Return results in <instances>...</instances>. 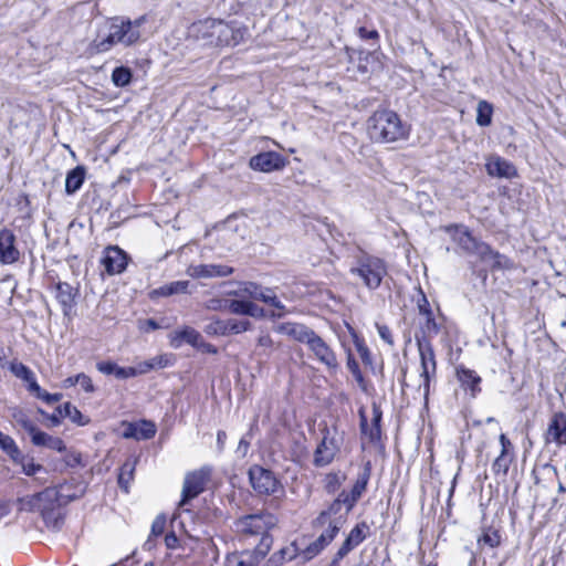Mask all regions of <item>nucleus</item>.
<instances>
[{
    "label": "nucleus",
    "mask_w": 566,
    "mask_h": 566,
    "mask_svg": "<svg viewBox=\"0 0 566 566\" xmlns=\"http://www.w3.org/2000/svg\"><path fill=\"white\" fill-rule=\"evenodd\" d=\"M188 39L208 48H234L249 36L248 28L238 21L207 18L190 24Z\"/></svg>",
    "instance_id": "f257e3e1"
},
{
    "label": "nucleus",
    "mask_w": 566,
    "mask_h": 566,
    "mask_svg": "<svg viewBox=\"0 0 566 566\" xmlns=\"http://www.w3.org/2000/svg\"><path fill=\"white\" fill-rule=\"evenodd\" d=\"M146 22V15L132 21L123 17L111 18L96 38L91 42L88 50L92 54L109 51L114 45L130 46L140 38V27Z\"/></svg>",
    "instance_id": "f03ea898"
},
{
    "label": "nucleus",
    "mask_w": 566,
    "mask_h": 566,
    "mask_svg": "<svg viewBox=\"0 0 566 566\" xmlns=\"http://www.w3.org/2000/svg\"><path fill=\"white\" fill-rule=\"evenodd\" d=\"M72 497L66 493H60L55 488H46L42 492L20 500L21 509L39 512L48 526L59 527L61 507L67 504Z\"/></svg>",
    "instance_id": "7ed1b4c3"
},
{
    "label": "nucleus",
    "mask_w": 566,
    "mask_h": 566,
    "mask_svg": "<svg viewBox=\"0 0 566 566\" xmlns=\"http://www.w3.org/2000/svg\"><path fill=\"white\" fill-rule=\"evenodd\" d=\"M367 132L376 143H394L405 139L409 129L396 112L378 109L369 117Z\"/></svg>",
    "instance_id": "20e7f679"
},
{
    "label": "nucleus",
    "mask_w": 566,
    "mask_h": 566,
    "mask_svg": "<svg viewBox=\"0 0 566 566\" xmlns=\"http://www.w3.org/2000/svg\"><path fill=\"white\" fill-rule=\"evenodd\" d=\"M451 233L453 241L467 253L476 254L492 269L506 268L509 260L497 252H494L486 243L478 241L467 227L450 226L446 229Z\"/></svg>",
    "instance_id": "39448f33"
},
{
    "label": "nucleus",
    "mask_w": 566,
    "mask_h": 566,
    "mask_svg": "<svg viewBox=\"0 0 566 566\" xmlns=\"http://www.w3.org/2000/svg\"><path fill=\"white\" fill-rule=\"evenodd\" d=\"M277 523L276 517L269 512H259L241 516L234 521L233 527L237 534L243 537H258L260 536V544L265 551L270 549L272 538L269 532L275 527Z\"/></svg>",
    "instance_id": "423d86ee"
},
{
    "label": "nucleus",
    "mask_w": 566,
    "mask_h": 566,
    "mask_svg": "<svg viewBox=\"0 0 566 566\" xmlns=\"http://www.w3.org/2000/svg\"><path fill=\"white\" fill-rule=\"evenodd\" d=\"M347 516L348 510H343L340 502H333L314 521V527L321 530L317 537L328 546L346 524Z\"/></svg>",
    "instance_id": "0eeeda50"
},
{
    "label": "nucleus",
    "mask_w": 566,
    "mask_h": 566,
    "mask_svg": "<svg viewBox=\"0 0 566 566\" xmlns=\"http://www.w3.org/2000/svg\"><path fill=\"white\" fill-rule=\"evenodd\" d=\"M350 274L358 277L366 287L375 290L379 287L387 274V269L379 258L361 255L357 259L356 264L350 268Z\"/></svg>",
    "instance_id": "6e6552de"
},
{
    "label": "nucleus",
    "mask_w": 566,
    "mask_h": 566,
    "mask_svg": "<svg viewBox=\"0 0 566 566\" xmlns=\"http://www.w3.org/2000/svg\"><path fill=\"white\" fill-rule=\"evenodd\" d=\"M344 441V432L337 427H326L323 438L314 452L313 463L316 467H326L333 462Z\"/></svg>",
    "instance_id": "1a4fd4ad"
},
{
    "label": "nucleus",
    "mask_w": 566,
    "mask_h": 566,
    "mask_svg": "<svg viewBox=\"0 0 566 566\" xmlns=\"http://www.w3.org/2000/svg\"><path fill=\"white\" fill-rule=\"evenodd\" d=\"M249 479L253 490L259 494H274L281 489V483L275 475L260 465L250 468Z\"/></svg>",
    "instance_id": "9d476101"
},
{
    "label": "nucleus",
    "mask_w": 566,
    "mask_h": 566,
    "mask_svg": "<svg viewBox=\"0 0 566 566\" xmlns=\"http://www.w3.org/2000/svg\"><path fill=\"white\" fill-rule=\"evenodd\" d=\"M210 473L211 469L203 467L186 474L181 492L182 499L179 505H185L189 500L195 499L205 490V485L209 480Z\"/></svg>",
    "instance_id": "9b49d317"
},
{
    "label": "nucleus",
    "mask_w": 566,
    "mask_h": 566,
    "mask_svg": "<svg viewBox=\"0 0 566 566\" xmlns=\"http://www.w3.org/2000/svg\"><path fill=\"white\" fill-rule=\"evenodd\" d=\"M306 345L314 358L323 364L328 370L335 371L338 368L336 354L316 333H314Z\"/></svg>",
    "instance_id": "f8f14e48"
},
{
    "label": "nucleus",
    "mask_w": 566,
    "mask_h": 566,
    "mask_svg": "<svg viewBox=\"0 0 566 566\" xmlns=\"http://www.w3.org/2000/svg\"><path fill=\"white\" fill-rule=\"evenodd\" d=\"M418 349L421 360L422 388L424 396L429 394L430 378L436 374V358L429 339H418Z\"/></svg>",
    "instance_id": "ddd939ff"
},
{
    "label": "nucleus",
    "mask_w": 566,
    "mask_h": 566,
    "mask_svg": "<svg viewBox=\"0 0 566 566\" xmlns=\"http://www.w3.org/2000/svg\"><path fill=\"white\" fill-rule=\"evenodd\" d=\"M546 444L566 446V413L554 412L544 433Z\"/></svg>",
    "instance_id": "4468645a"
},
{
    "label": "nucleus",
    "mask_w": 566,
    "mask_h": 566,
    "mask_svg": "<svg viewBox=\"0 0 566 566\" xmlns=\"http://www.w3.org/2000/svg\"><path fill=\"white\" fill-rule=\"evenodd\" d=\"M370 476L369 468H365L364 471L358 475L350 493L342 492L334 502H340L343 510H348V513L365 492L368 480Z\"/></svg>",
    "instance_id": "2eb2a0df"
},
{
    "label": "nucleus",
    "mask_w": 566,
    "mask_h": 566,
    "mask_svg": "<svg viewBox=\"0 0 566 566\" xmlns=\"http://www.w3.org/2000/svg\"><path fill=\"white\" fill-rule=\"evenodd\" d=\"M102 264L107 274H119L125 271L127 266V255L118 247H107L103 253Z\"/></svg>",
    "instance_id": "dca6fc26"
},
{
    "label": "nucleus",
    "mask_w": 566,
    "mask_h": 566,
    "mask_svg": "<svg viewBox=\"0 0 566 566\" xmlns=\"http://www.w3.org/2000/svg\"><path fill=\"white\" fill-rule=\"evenodd\" d=\"M285 161L283 157L275 151H266L251 157L250 167L253 170H259L263 172H271L274 170H280L284 167Z\"/></svg>",
    "instance_id": "f3484780"
},
{
    "label": "nucleus",
    "mask_w": 566,
    "mask_h": 566,
    "mask_svg": "<svg viewBox=\"0 0 566 566\" xmlns=\"http://www.w3.org/2000/svg\"><path fill=\"white\" fill-rule=\"evenodd\" d=\"M20 252L15 247V235L9 229L0 231V263L12 264L19 260Z\"/></svg>",
    "instance_id": "a211bd4d"
},
{
    "label": "nucleus",
    "mask_w": 566,
    "mask_h": 566,
    "mask_svg": "<svg viewBox=\"0 0 566 566\" xmlns=\"http://www.w3.org/2000/svg\"><path fill=\"white\" fill-rule=\"evenodd\" d=\"M233 273V268L223 264H199L188 269V274L197 279L223 277Z\"/></svg>",
    "instance_id": "6ab92c4d"
},
{
    "label": "nucleus",
    "mask_w": 566,
    "mask_h": 566,
    "mask_svg": "<svg viewBox=\"0 0 566 566\" xmlns=\"http://www.w3.org/2000/svg\"><path fill=\"white\" fill-rule=\"evenodd\" d=\"M226 306L230 313L235 315H245L254 318L264 317V310L251 301L237 297L226 302Z\"/></svg>",
    "instance_id": "aec40b11"
},
{
    "label": "nucleus",
    "mask_w": 566,
    "mask_h": 566,
    "mask_svg": "<svg viewBox=\"0 0 566 566\" xmlns=\"http://www.w3.org/2000/svg\"><path fill=\"white\" fill-rule=\"evenodd\" d=\"M457 379L460 386L470 391L471 397H475L480 391L481 377L472 369L460 365L455 368Z\"/></svg>",
    "instance_id": "412c9836"
},
{
    "label": "nucleus",
    "mask_w": 566,
    "mask_h": 566,
    "mask_svg": "<svg viewBox=\"0 0 566 566\" xmlns=\"http://www.w3.org/2000/svg\"><path fill=\"white\" fill-rule=\"evenodd\" d=\"M485 167L488 174L492 177L513 178L517 175L514 165L500 156L490 157Z\"/></svg>",
    "instance_id": "4be33fe9"
},
{
    "label": "nucleus",
    "mask_w": 566,
    "mask_h": 566,
    "mask_svg": "<svg viewBox=\"0 0 566 566\" xmlns=\"http://www.w3.org/2000/svg\"><path fill=\"white\" fill-rule=\"evenodd\" d=\"M275 331L280 334L286 335L300 343L307 344L310 338L314 335V331L308 328L307 326L300 324V323H293V322H286L279 324L275 327Z\"/></svg>",
    "instance_id": "5701e85b"
},
{
    "label": "nucleus",
    "mask_w": 566,
    "mask_h": 566,
    "mask_svg": "<svg viewBox=\"0 0 566 566\" xmlns=\"http://www.w3.org/2000/svg\"><path fill=\"white\" fill-rule=\"evenodd\" d=\"M269 551L256 547L254 551L235 553L227 558V566H258Z\"/></svg>",
    "instance_id": "b1692460"
},
{
    "label": "nucleus",
    "mask_w": 566,
    "mask_h": 566,
    "mask_svg": "<svg viewBox=\"0 0 566 566\" xmlns=\"http://www.w3.org/2000/svg\"><path fill=\"white\" fill-rule=\"evenodd\" d=\"M360 428L363 434H365L371 442H376L380 439L381 430H380V421H381V410L378 406L373 405V419L371 423H367V419L364 412L360 410Z\"/></svg>",
    "instance_id": "393cba45"
},
{
    "label": "nucleus",
    "mask_w": 566,
    "mask_h": 566,
    "mask_svg": "<svg viewBox=\"0 0 566 566\" xmlns=\"http://www.w3.org/2000/svg\"><path fill=\"white\" fill-rule=\"evenodd\" d=\"M369 533V526L366 522H360L356 524L350 532L347 534L346 538L339 546L342 551L349 554L353 549H355L359 544H361Z\"/></svg>",
    "instance_id": "a878e982"
},
{
    "label": "nucleus",
    "mask_w": 566,
    "mask_h": 566,
    "mask_svg": "<svg viewBox=\"0 0 566 566\" xmlns=\"http://www.w3.org/2000/svg\"><path fill=\"white\" fill-rule=\"evenodd\" d=\"M156 433V426L151 421L142 420L135 423H128L123 436L136 440H148Z\"/></svg>",
    "instance_id": "bb28decb"
},
{
    "label": "nucleus",
    "mask_w": 566,
    "mask_h": 566,
    "mask_svg": "<svg viewBox=\"0 0 566 566\" xmlns=\"http://www.w3.org/2000/svg\"><path fill=\"white\" fill-rule=\"evenodd\" d=\"M200 337L201 335L199 332L192 327L186 326L181 329L171 332L169 335V342L170 346L174 348H179L184 343H187L196 348Z\"/></svg>",
    "instance_id": "cd10ccee"
},
{
    "label": "nucleus",
    "mask_w": 566,
    "mask_h": 566,
    "mask_svg": "<svg viewBox=\"0 0 566 566\" xmlns=\"http://www.w3.org/2000/svg\"><path fill=\"white\" fill-rule=\"evenodd\" d=\"M31 441L36 447H45L59 452H63L66 449L62 439L50 436L39 429L32 434Z\"/></svg>",
    "instance_id": "c85d7f7f"
},
{
    "label": "nucleus",
    "mask_w": 566,
    "mask_h": 566,
    "mask_svg": "<svg viewBox=\"0 0 566 566\" xmlns=\"http://www.w3.org/2000/svg\"><path fill=\"white\" fill-rule=\"evenodd\" d=\"M189 281H175L151 291V297L189 293Z\"/></svg>",
    "instance_id": "c756f323"
},
{
    "label": "nucleus",
    "mask_w": 566,
    "mask_h": 566,
    "mask_svg": "<svg viewBox=\"0 0 566 566\" xmlns=\"http://www.w3.org/2000/svg\"><path fill=\"white\" fill-rule=\"evenodd\" d=\"M76 290L66 282L56 284V298L63 306L64 311L70 310L74 304Z\"/></svg>",
    "instance_id": "7c9ffc66"
},
{
    "label": "nucleus",
    "mask_w": 566,
    "mask_h": 566,
    "mask_svg": "<svg viewBox=\"0 0 566 566\" xmlns=\"http://www.w3.org/2000/svg\"><path fill=\"white\" fill-rule=\"evenodd\" d=\"M85 178V169L77 166L67 172L65 179V191L69 195L76 192L83 185Z\"/></svg>",
    "instance_id": "2f4dec72"
},
{
    "label": "nucleus",
    "mask_w": 566,
    "mask_h": 566,
    "mask_svg": "<svg viewBox=\"0 0 566 566\" xmlns=\"http://www.w3.org/2000/svg\"><path fill=\"white\" fill-rule=\"evenodd\" d=\"M298 557V548L294 543H291L287 546H284L279 552L274 553L271 558L269 559V563L272 566H281L285 562L293 560L294 558Z\"/></svg>",
    "instance_id": "473e14b6"
},
{
    "label": "nucleus",
    "mask_w": 566,
    "mask_h": 566,
    "mask_svg": "<svg viewBox=\"0 0 566 566\" xmlns=\"http://www.w3.org/2000/svg\"><path fill=\"white\" fill-rule=\"evenodd\" d=\"M261 286L253 282H242L239 284V287L233 291H229L228 295L235 296L240 298L248 300H258V294L260 292Z\"/></svg>",
    "instance_id": "72a5a7b5"
},
{
    "label": "nucleus",
    "mask_w": 566,
    "mask_h": 566,
    "mask_svg": "<svg viewBox=\"0 0 566 566\" xmlns=\"http://www.w3.org/2000/svg\"><path fill=\"white\" fill-rule=\"evenodd\" d=\"M56 411L60 417L69 418L72 422L78 426H85L88 422V419H86L82 412L70 402H65L63 406L57 407Z\"/></svg>",
    "instance_id": "f704fd0d"
},
{
    "label": "nucleus",
    "mask_w": 566,
    "mask_h": 566,
    "mask_svg": "<svg viewBox=\"0 0 566 566\" xmlns=\"http://www.w3.org/2000/svg\"><path fill=\"white\" fill-rule=\"evenodd\" d=\"M326 547L327 545L324 543V539H319L317 537L315 541L310 543L305 549L301 553L298 552V558L302 559V563H306L321 554Z\"/></svg>",
    "instance_id": "c9c22d12"
},
{
    "label": "nucleus",
    "mask_w": 566,
    "mask_h": 566,
    "mask_svg": "<svg viewBox=\"0 0 566 566\" xmlns=\"http://www.w3.org/2000/svg\"><path fill=\"white\" fill-rule=\"evenodd\" d=\"M136 462H137L136 459H129L120 468V471L118 474V484L126 492L128 491V485H129L130 481L133 480V474L135 471Z\"/></svg>",
    "instance_id": "e433bc0d"
},
{
    "label": "nucleus",
    "mask_w": 566,
    "mask_h": 566,
    "mask_svg": "<svg viewBox=\"0 0 566 566\" xmlns=\"http://www.w3.org/2000/svg\"><path fill=\"white\" fill-rule=\"evenodd\" d=\"M493 107L486 101H480L476 107V124L486 127L492 122Z\"/></svg>",
    "instance_id": "4c0bfd02"
},
{
    "label": "nucleus",
    "mask_w": 566,
    "mask_h": 566,
    "mask_svg": "<svg viewBox=\"0 0 566 566\" xmlns=\"http://www.w3.org/2000/svg\"><path fill=\"white\" fill-rule=\"evenodd\" d=\"M166 365H167L166 357L157 356L149 360L142 361V363L137 364L136 366H134L133 368L135 369L136 376H137V375L146 374L155 368H163Z\"/></svg>",
    "instance_id": "58836bf2"
},
{
    "label": "nucleus",
    "mask_w": 566,
    "mask_h": 566,
    "mask_svg": "<svg viewBox=\"0 0 566 566\" xmlns=\"http://www.w3.org/2000/svg\"><path fill=\"white\" fill-rule=\"evenodd\" d=\"M0 449H2L13 461H18L21 457V451L15 441L4 433L0 437Z\"/></svg>",
    "instance_id": "ea45409f"
},
{
    "label": "nucleus",
    "mask_w": 566,
    "mask_h": 566,
    "mask_svg": "<svg viewBox=\"0 0 566 566\" xmlns=\"http://www.w3.org/2000/svg\"><path fill=\"white\" fill-rule=\"evenodd\" d=\"M55 489L57 490L59 494L63 492L72 496L67 500V504L78 499L84 493V486L81 483L76 482H64L56 486Z\"/></svg>",
    "instance_id": "a19ab883"
},
{
    "label": "nucleus",
    "mask_w": 566,
    "mask_h": 566,
    "mask_svg": "<svg viewBox=\"0 0 566 566\" xmlns=\"http://www.w3.org/2000/svg\"><path fill=\"white\" fill-rule=\"evenodd\" d=\"M512 461V454L500 453V455L494 460L492 464V470L494 474L506 475Z\"/></svg>",
    "instance_id": "79ce46f5"
},
{
    "label": "nucleus",
    "mask_w": 566,
    "mask_h": 566,
    "mask_svg": "<svg viewBox=\"0 0 566 566\" xmlns=\"http://www.w3.org/2000/svg\"><path fill=\"white\" fill-rule=\"evenodd\" d=\"M501 536L497 531L485 530L483 534L478 538V544L494 548L500 545Z\"/></svg>",
    "instance_id": "37998d69"
},
{
    "label": "nucleus",
    "mask_w": 566,
    "mask_h": 566,
    "mask_svg": "<svg viewBox=\"0 0 566 566\" xmlns=\"http://www.w3.org/2000/svg\"><path fill=\"white\" fill-rule=\"evenodd\" d=\"M12 417L17 424L23 428L30 437L38 430L36 426L29 419V417L22 410H15Z\"/></svg>",
    "instance_id": "c03bdc74"
},
{
    "label": "nucleus",
    "mask_w": 566,
    "mask_h": 566,
    "mask_svg": "<svg viewBox=\"0 0 566 566\" xmlns=\"http://www.w3.org/2000/svg\"><path fill=\"white\" fill-rule=\"evenodd\" d=\"M132 72L129 69L119 66L112 73V81L116 86L123 87L130 82Z\"/></svg>",
    "instance_id": "a18cd8bd"
},
{
    "label": "nucleus",
    "mask_w": 566,
    "mask_h": 566,
    "mask_svg": "<svg viewBox=\"0 0 566 566\" xmlns=\"http://www.w3.org/2000/svg\"><path fill=\"white\" fill-rule=\"evenodd\" d=\"M10 370L15 377L25 382L32 380V377H34V373L28 366L19 361L11 363Z\"/></svg>",
    "instance_id": "49530a36"
},
{
    "label": "nucleus",
    "mask_w": 566,
    "mask_h": 566,
    "mask_svg": "<svg viewBox=\"0 0 566 566\" xmlns=\"http://www.w3.org/2000/svg\"><path fill=\"white\" fill-rule=\"evenodd\" d=\"M422 318L424 321L422 324V332L426 336L423 339H429V338L438 335V333L440 332L441 325L436 322V319L433 318V315L430 314Z\"/></svg>",
    "instance_id": "de8ad7c7"
},
{
    "label": "nucleus",
    "mask_w": 566,
    "mask_h": 566,
    "mask_svg": "<svg viewBox=\"0 0 566 566\" xmlns=\"http://www.w3.org/2000/svg\"><path fill=\"white\" fill-rule=\"evenodd\" d=\"M205 332L208 335H228V321L214 319L210 322L206 327Z\"/></svg>",
    "instance_id": "09e8293b"
},
{
    "label": "nucleus",
    "mask_w": 566,
    "mask_h": 566,
    "mask_svg": "<svg viewBox=\"0 0 566 566\" xmlns=\"http://www.w3.org/2000/svg\"><path fill=\"white\" fill-rule=\"evenodd\" d=\"M21 464L22 471L27 475H35L38 472L43 471V467L39 463H35L33 459H25L24 457H20L17 461Z\"/></svg>",
    "instance_id": "8fccbe9b"
},
{
    "label": "nucleus",
    "mask_w": 566,
    "mask_h": 566,
    "mask_svg": "<svg viewBox=\"0 0 566 566\" xmlns=\"http://www.w3.org/2000/svg\"><path fill=\"white\" fill-rule=\"evenodd\" d=\"M252 324L248 319H228V333L240 334L251 329Z\"/></svg>",
    "instance_id": "3c124183"
},
{
    "label": "nucleus",
    "mask_w": 566,
    "mask_h": 566,
    "mask_svg": "<svg viewBox=\"0 0 566 566\" xmlns=\"http://www.w3.org/2000/svg\"><path fill=\"white\" fill-rule=\"evenodd\" d=\"M165 526H166V517L164 515L156 516V518L151 523L150 535H149L147 542L145 543V546L150 545L153 536L157 537V536L161 535L164 533Z\"/></svg>",
    "instance_id": "603ef678"
},
{
    "label": "nucleus",
    "mask_w": 566,
    "mask_h": 566,
    "mask_svg": "<svg viewBox=\"0 0 566 566\" xmlns=\"http://www.w3.org/2000/svg\"><path fill=\"white\" fill-rule=\"evenodd\" d=\"M75 381H77V385H80L85 392H94L95 387L93 385L92 378L88 375L84 373L77 374Z\"/></svg>",
    "instance_id": "864d4df0"
},
{
    "label": "nucleus",
    "mask_w": 566,
    "mask_h": 566,
    "mask_svg": "<svg viewBox=\"0 0 566 566\" xmlns=\"http://www.w3.org/2000/svg\"><path fill=\"white\" fill-rule=\"evenodd\" d=\"M274 296L276 295L273 290L261 286L260 292L258 294V301L269 304L270 302H274Z\"/></svg>",
    "instance_id": "5fc2aeb1"
},
{
    "label": "nucleus",
    "mask_w": 566,
    "mask_h": 566,
    "mask_svg": "<svg viewBox=\"0 0 566 566\" xmlns=\"http://www.w3.org/2000/svg\"><path fill=\"white\" fill-rule=\"evenodd\" d=\"M115 376L118 379H127L136 376V371L133 367H116Z\"/></svg>",
    "instance_id": "6e6d98bb"
},
{
    "label": "nucleus",
    "mask_w": 566,
    "mask_h": 566,
    "mask_svg": "<svg viewBox=\"0 0 566 566\" xmlns=\"http://www.w3.org/2000/svg\"><path fill=\"white\" fill-rule=\"evenodd\" d=\"M377 332L379 337L388 345H394V339L390 329L385 325L377 324Z\"/></svg>",
    "instance_id": "4d7b16f0"
},
{
    "label": "nucleus",
    "mask_w": 566,
    "mask_h": 566,
    "mask_svg": "<svg viewBox=\"0 0 566 566\" xmlns=\"http://www.w3.org/2000/svg\"><path fill=\"white\" fill-rule=\"evenodd\" d=\"M97 370L105 375H115L117 365L111 361H101L96 365Z\"/></svg>",
    "instance_id": "13d9d810"
},
{
    "label": "nucleus",
    "mask_w": 566,
    "mask_h": 566,
    "mask_svg": "<svg viewBox=\"0 0 566 566\" xmlns=\"http://www.w3.org/2000/svg\"><path fill=\"white\" fill-rule=\"evenodd\" d=\"M196 348L202 353H207V354H217L218 353V349L216 348V346H213L212 344L210 343H207L203 340L202 336L200 337V340L198 342Z\"/></svg>",
    "instance_id": "bf43d9fd"
},
{
    "label": "nucleus",
    "mask_w": 566,
    "mask_h": 566,
    "mask_svg": "<svg viewBox=\"0 0 566 566\" xmlns=\"http://www.w3.org/2000/svg\"><path fill=\"white\" fill-rule=\"evenodd\" d=\"M418 308H419V314L422 317L432 314V311L430 308V304H429V302H428V300L426 298L424 295H422L421 300L418 302Z\"/></svg>",
    "instance_id": "052dcab7"
},
{
    "label": "nucleus",
    "mask_w": 566,
    "mask_h": 566,
    "mask_svg": "<svg viewBox=\"0 0 566 566\" xmlns=\"http://www.w3.org/2000/svg\"><path fill=\"white\" fill-rule=\"evenodd\" d=\"M348 368L350 369V371L355 376V379L357 380V382L363 385L364 378H363V375H361V373L359 370L358 364L355 360H350L349 359L348 360Z\"/></svg>",
    "instance_id": "680f3d73"
},
{
    "label": "nucleus",
    "mask_w": 566,
    "mask_h": 566,
    "mask_svg": "<svg viewBox=\"0 0 566 566\" xmlns=\"http://www.w3.org/2000/svg\"><path fill=\"white\" fill-rule=\"evenodd\" d=\"M62 395L61 394H49L48 391L43 390L40 398L41 400L45 401L46 403H54L61 400Z\"/></svg>",
    "instance_id": "e2e57ef3"
},
{
    "label": "nucleus",
    "mask_w": 566,
    "mask_h": 566,
    "mask_svg": "<svg viewBox=\"0 0 566 566\" xmlns=\"http://www.w3.org/2000/svg\"><path fill=\"white\" fill-rule=\"evenodd\" d=\"M499 440L501 443V453L511 454L510 451L512 450L513 446L506 436L501 433Z\"/></svg>",
    "instance_id": "0e129e2a"
},
{
    "label": "nucleus",
    "mask_w": 566,
    "mask_h": 566,
    "mask_svg": "<svg viewBox=\"0 0 566 566\" xmlns=\"http://www.w3.org/2000/svg\"><path fill=\"white\" fill-rule=\"evenodd\" d=\"M358 35L361 38V39H374V40H377L379 38V34L376 30H367L366 28L364 27H360L358 29Z\"/></svg>",
    "instance_id": "69168bd1"
},
{
    "label": "nucleus",
    "mask_w": 566,
    "mask_h": 566,
    "mask_svg": "<svg viewBox=\"0 0 566 566\" xmlns=\"http://www.w3.org/2000/svg\"><path fill=\"white\" fill-rule=\"evenodd\" d=\"M165 544L167 548L175 549L178 546V537L174 532L168 533L165 536Z\"/></svg>",
    "instance_id": "338daca9"
},
{
    "label": "nucleus",
    "mask_w": 566,
    "mask_h": 566,
    "mask_svg": "<svg viewBox=\"0 0 566 566\" xmlns=\"http://www.w3.org/2000/svg\"><path fill=\"white\" fill-rule=\"evenodd\" d=\"M348 554L338 548V551L335 553L332 560L327 564V566H340V560L345 558Z\"/></svg>",
    "instance_id": "774afa93"
}]
</instances>
